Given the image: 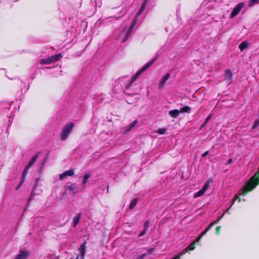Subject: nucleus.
Returning a JSON list of instances; mask_svg holds the SVG:
<instances>
[{
	"label": "nucleus",
	"mask_w": 259,
	"mask_h": 259,
	"mask_svg": "<svg viewBox=\"0 0 259 259\" xmlns=\"http://www.w3.org/2000/svg\"><path fill=\"white\" fill-rule=\"evenodd\" d=\"M144 230H147V229L149 227V222L148 221H146L144 223Z\"/></svg>",
	"instance_id": "c756f323"
},
{
	"label": "nucleus",
	"mask_w": 259,
	"mask_h": 259,
	"mask_svg": "<svg viewBox=\"0 0 259 259\" xmlns=\"http://www.w3.org/2000/svg\"><path fill=\"white\" fill-rule=\"evenodd\" d=\"M24 182V181L23 180H21L20 182L19 183V185L17 186V187L16 188V190H18L20 187L21 186V185H22V184Z\"/></svg>",
	"instance_id": "473e14b6"
},
{
	"label": "nucleus",
	"mask_w": 259,
	"mask_h": 259,
	"mask_svg": "<svg viewBox=\"0 0 259 259\" xmlns=\"http://www.w3.org/2000/svg\"><path fill=\"white\" fill-rule=\"evenodd\" d=\"M220 229H221V227H220V226L216 228V233H217V234H219Z\"/></svg>",
	"instance_id": "e433bc0d"
},
{
	"label": "nucleus",
	"mask_w": 259,
	"mask_h": 259,
	"mask_svg": "<svg viewBox=\"0 0 259 259\" xmlns=\"http://www.w3.org/2000/svg\"><path fill=\"white\" fill-rule=\"evenodd\" d=\"M211 116H212V114H209L207 117V118L205 119L204 121V124H206L208 122V121L210 119V118H211Z\"/></svg>",
	"instance_id": "cd10ccee"
},
{
	"label": "nucleus",
	"mask_w": 259,
	"mask_h": 259,
	"mask_svg": "<svg viewBox=\"0 0 259 259\" xmlns=\"http://www.w3.org/2000/svg\"><path fill=\"white\" fill-rule=\"evenodd\" d=\"M73 174L74 170L72 169H70L60 174L59 175V179L62 180L65 179L68 176H72Z\"/></svg>",
	"instance_id": "6e6552de"
},
{
	"label": "nucleus",
	"mask_w": 259,
	"mask_h": 259,
	"mask_svg": "<svg viewBox=\"0 0 259 259\" xmlns=\"http://www.w3.org/2000/svg\"><path fill=\"white\" fill-rule=\"evenodd\" d=\"M203 236H201V234H200L199 235V236L198 237H197L196 239L193 241V242H195V243H196V242H198V241H199V240L201 239V238L203 237Z\"/></svg>",
	"instance_id": "c85d7f7f"
},
{
	"label": "nucleus",
	"mask_w": 259,
	"mask_h": 259,
	"mask_svg": "<svg viewBox=\"0 0 259 259\" xmlns=\"http://www.w3.org/2000/svg\"><path fill=\"white\" fill-rule=\"evenodd\" d=\"M138 198H136L134 199L130 203V204L129 205V209H133L137 204L138 203Z\"/></svg>",
	"instance_id": "aec40b11"
},
{
	"label": "nucleus",
	"mask_w": 259,
	"mask_h": 259,
	"mask_svg": "<svg viewBox=\"0 0 259 259\" xmlns=\"http://www.w3.org/2000/svg\"><path fill=\"white\" fill-rule=\"evenodd\" d=\"M210 182L209 181H207L205 182L204 185H203L202 188L198 191L197 192H196L194 194V198H197L198 197L202 196L204 195L206 191L208 189V188L209 187Z\"/></svg>",
	"instance_id": "39448f33"
},
{
	"label": "nucleus",
	"mask_w": 259,
	"mask_h": 259,
	"mask_svg": "<svg viewBox=\"0 0 259 259\" xmlns=\"http://www.w3.org/2000/svg\"><path fill=\"white\" fill-rule=\"evenodd\" d=\"M195 242H192L190 245H189L186 249L188 250H193L195 247Z\"/></svg>",
	"instance_id": "b1692460"
},
{
	"label": "nucleus",
	"mask_w": 259,
	"mask_h": 259,
	"mask_svg": "<svg viewBox=\"0 0 259 259\" xmlns=\"http://www.w3.org/2000/svg\"><path fill=\"white\" fill-rule=\"evenodd\" d=\"M244 7L243 3H239L234 9L230 15V18H232L237 16Z\"/></svg>",
	"instance_id": "423d86ee"
},
{
	"label": "nucleus",
	"mask_w": 259,
	"mask_h": 259,
	"mask_svg": "<svg viewBox=\"0 0 259 259\" xmlns=\"http://www.w3.org/2000/svg\"><path fill=\"white\" fill-rule=\"evenodd\" d=\"M37 187V183H35V184H34V185L33 186V187L32 188V191H31L30 196L28 199V202H27L28 203L29 201H30L32 199H33V197L36 194L35 193V191Z\"/></svg>",
	"instance_id": "f8f14e48"
},
{
	"label": "nucleus",
	"mask_w": 259,
	"mask_h": 259,
	"mask_svg": "<svg viewBox=\"0 0 259 259\" xmlns=\"http://www.w3.org/2000/svg\"><path fill=\"white\" fill-rule=\"evenodd\" d=\"M224 216V214H223V215H222V217L220 218H219L218 219H217V220L215 221L214 222H217V224L218 223V222L221 219V218Z\"/></svg>",
	"instance_id": "ea45409f"
},
{
	"label": "nucleus",
	"mask_w": 259,
	"mask_h": 259,
	"mask_svg": "<svg viewBox=\"0 0 259 259\" xmlns=\"http://www.w3.org/2000/svg\"><path fill=\"white\" fill-rule=\"evenodd\" d=\"M79 251H80V259H84V256L85 255V242L82 243L81 245H80L79 247Z\"/></svg>",
	"instance_id": "9d476101"
},
{
	"label": "nucleus",
	"mask_w": 259,
	"mask_h": 259,
	"mask_svg": "<svg viewBox=\"0 0 259 259\" xmlns=\"http://www.w3.org/2000/svg\"><path fill=\"white\" fill-rule=\"evenodd\" d=\"M62 57L61 53L51 56L48 58L42 59L39 61L41 64H49L51 63L57 61Z\"/></svg>",
	"instance_id": "20e7f679"
},
{
	"label": "nucleus",
	"mask_w": 259,
	"mask_h": 259,
	"mask_svg": "<svg viewBox=\"0 0 259 259\" xmlns=\"http://www.w3.org/2000/svg\"><path fill=\"white\" fill-rule=\"evenodd\" d=\"M232 163V160L231 158H229L227 162V164H230Z\"/></svg>",
	"instance_id": "4c0bfd02"
},
{
	"label": "nucleus",
	"mask_w": 259,
	"mask_h": 259,
	"mask_svg": "<svg viewBox=\"0 0 259 259\" xmlns=\"http://www.w3.org/2000/svg\"><path fill=\"white\" fill-rule=\"evenodd\" d=\"M248 46V43L247 41H243L239 45V48L240 51L242 52L247 48Z\"/></svg>",
	"instance_id": "f3484780"
},
{
	"label": "nucleus",
	"mask_w": 259,
	"mask_h": 259,
	"mask_svg": "<svg viewBox=\"0 0 259 259\" xmlns=\"http://www.w3.org/2000/svg\"><path fill=\"white\" fill-rule=\"evenodd\" d=\"M187 252V249H183L182 251L176 254L175 256L172 257L171 259H179L181 256L186 253Z\"/></svg>",
	"instance_id": "a211bd4d"
},
{
	"label": "nucleus",
	"mask_w": 259,
	"mask_h": 259,
	"mask_svg": "<svg viewBox=\"0 0 259 259\" xmlns=\"http://www.w3.org/2000/svg\"><path fill=\"white\" fill-rule=\"evenodd\" d=\"M29 169V168H27V166H26L22 172V177H21V180H23L24 181V180L26 177L28 170Z\"/></svg>",
	"instance_id": "5701e85b"
},
{
	"label": "nucleus",
	"mask_w": 259,
	"mask_h": 259,
	"mask_svg": "<svg viewBox=\"0 0 259 259\" xmlns=\"http://www.w3.org/2000/svg\"><path fill=\"white\" fill-rule=\"evenodd\" d=\"M154 250V248H151L148 250V251L147 252V253H144V254H146V256L150 254L152 252H153Z\"/></svg>",
	"instance_id": "bb28decb"
},
{
	"label": "nucleus",
	"mask_w": 259,
	"mask_h": 259,
	"mask_svg": "<svg viewBox=\"0 0 259 259\" xmlns=\"http://www.w3.org/2000/svg\"><path fill=\"white\" fill-rule=\"evenodd\" d=\"M238 200V201L239 202H240V198H239V196L238 195H235L234 197V199L233 200H234V202H235L236 200Z\"/></svg>",
	"instance_id": "7c9ffc66"
},
{
	"label": "nucleus",
	"mask_w": 259,
	"mask_h": 259,
	"mask_svg": "<svg viewBox=\"0 0 259 259\" xmlns=\"http://www.w3.org/2000/svg\"><path fill=\"white\" fill-rule=\"evenodd\" d=\"M217 224V222H212L205 229L204 231H203L201 233V236H204L207 231H208L211 228Z\"/></svg>",
	"instance_id": "6ab92c4d"
},
{
	"label": "nucleus",
	"mask_w": 259,
	"mask_h": 259,
	"mask_svg": "<svg viewBox=\"0 0 259 259\" xmlns=\"http://www.w3.org/2000/svg\"><path fill=\"white\" fill-rule=\"evenodd\" d=\"M69 189H70V190H72V187H69Z\"/></svg>",
	"instance_id": "a18cd8bd"
},
{
	"label": "nucleus",
	"mask_w": 259,
	"mask_h": 259,
	"mask_svg": "<svg viewBox=\"0 0 259 259\" xmlns=\"http://www.w3.org/2000/svg\"><path fill=\"white\" fill-rule=\"evenodd\" d=\"M79 256L78 255L75 258H71L70 259H79Z\"/></svg>",
	"instance_id": "37998d69"
},
{
	"label": "nucleus",
	"mask_w": 259,
	"mask_h": 259,
	"mask_svg": "<svg viewBox=\"0 0 259 259\" xmlns=\"http://www.w3.org/2000/svg\"><path fill=\"white\" fill-rule=\"evenodd\" d=\"M208 151H205L203 154H202L201 156L204 157L206 156L208 154Z\"/></svg>",
	"instance_id": "c9c22d12"
},
{
	"label": "nucleus",
	"mask_w": 259,
	"mask_h": 259,
	"mask_svg": "<svg viewBox=\"0 0 259 259\" xmlns=\"http://www.w3.org/2000/svg\"><path fill=\"white\" fill-rule=\"evenodd\" d=\"M149 0H144V1L140 9L139 10L138 12L137 13V14L136 15V16L133 20L132 23L131 25L130 26V27H129L127 31L125 33V32L126 31V27H124L123 29V30H122V31L121 32L119 37H120L122 35L124 34V38L122 40V42H125L128 39L129 36H130L131 34L132 33V32L133 31V29L134 27H135V25L137 23L138 17L143 13V12L144 11V10H145V8L146 7L147 4L148 2H149Z\"/></svg>",
	"instance_id": "f257e3e1"
},
{
	"label": "nucleus",
	"mask_w": 259,
	"mask_h": 259,
	"mask_svg": "<svg viewBox=\"0 0 259 259\" xmlns=\"http://www.w3.org/2000/svg\"><path fill=\"white\" fill-rule=\"evenodd\" d=\"M166 131V128L163 127L159 128L157 131V133L160 135H163L165 134V132Z\"/></svg>",
	"instance_id": "393cba45"
},
{
	"label": "nucleus",
	"mask_w": 259,
	"mask_h": 259,
	"mask_svg": "<svg viewBox=\"0 0 259 259\" xmlns=\"http://www.w3.org/2000/svg\"><path fill=\"white\" fill-rule=\"evenodd\" d=\"M146 256V254H141L139 257H138L136 259H143L144 257Z\"/></svg>",
	"instance_id": "f704fd0d"
},
{
	"label": "nucleus",
	"mask_w": 259,
	"mask_h": 259,
	"mask_svg": "<svg viewBox=\"0 0 259 259\" xmlns=\"http://www.w3.org/2000/svg\"><path fill=\"white\" fill-rule=\"evenodd\" d=\"M191 110V108L188 106H185L181 108L180 111V112L184 113V112H189Z\"/></svg>",
	"instance_id": "4be33fe9"
},
{
	"label": "nucleus",
	"mask_w": 259,
	"mask_h": 259,
	"mask_svg": "<svg viewBox=\"0 0 259 259\" xmlns=\"http://www.w3.org/2000/svg\"><path fill=\"white\" fill-rule=\"evenodd\" d=\"M170 76V73H167L163 78L159 81V86L161 89H163L164 87L165 82L169 78Z\"/></svg>",
	"instance_id": "1a4fd4ad"
},
{
	"label": "nucleus",
	"mask_w": 259,
	"mask_h": 259,
	"mask_svg": "<svg viewBox=\"0 0 259 259\" xmlns=\"http://www.w3.org/2000/svg\"><path fill=\"white\" fill-rule=\"evenodd\" d=\"M146 231H147V230H144H144H143V231H142V232H141L139 234L138 236H139V237H141V236H142L146 234Z\"/></svg>",
	"instance_id": "72a5a7b5"
},
{
	"label": "nucleus",
	"mask_w": 259,
	"mask_h": 259,
	"mask_svg": "<svg viewBox=\"0 0 259 259\" xmlns=\"http://www.w3.org/2000/svg\"><path fill=\"white\" fill-rule=\"evenodd\" d=\"M180 113V110H179L178 109H174V110H170L168 112L169 115L172 118L177 117L179 116Z\"/></svg>",
	"instance_id": "9b49d317"
},
{
	"label": "nucleus",
	"mask_w": 259,
	"mask_h": 259,
	"mask_svg": "<svg viewBox=\"0 0 259 259\" xmlns=\"http://www.w3.org/2000/svg\"><path fill=\"white\" fill-rule=\"evenodd\" d=\"M205 125V124H204V122H203V124L201 125L200 128H202Z\"/></svg>",
	"instance_id": "79ce46f5"
},
{
	"label": "nucleus",
	"mask_w": 259,
	"mask_h": 259,
	"mask_svg": "<svg viewBox=\"0 0 259 259\" xmlns=\"http://www.w3.org/2000/svg\"><path fill=\"white\" fill-rule=\"evenodd\" d=\"M170 259H171V258Z\"/></svg>",
	"instance_id": "49530a36"
},
{
	"label": "nucleus",
	"mask_w": 259,
	"mask_h": 259,
	"mask_svg": "<svg viewBox=\"0 0 259 259\" xmlns=\"http://www.w3.org/2000/svg\"><path fill=\"white\" fill-rule=\"evenodd\" d=\"M90 177H91V175L89 173H87L84 175V176L83 178L82 182V185L84 186L85 185L88 179L90 178Z\"/></svg>",
	"instance_id": "412c9836"
},
{
	"label": "nucleus",
	"mask_w": 259,
	"mask_h": 259,
	"mask_svg": "<svg viewBox=\"0 0 259 259\" xmlns=\"http://www.w3.org/2000/svg\"><path fill=\"white\" fill-rule=\"evenodd\" d=\"M7 106L6 107V109H10V108L11 107V104L9 103H7Z\"/></svg>",
	"instance_id": "58836bf2"
},
{
	"label": "nucleus",
	"mask_w": 259,
	"mask_h": 259,
	"mask_svg": "<svg viewBox=\"0 0 259 259\" xmlns=\"http://www.w3.org/2000/svg\"><path fill=\"white\" fill-rule=\"evenodd\" d=\"M258 126H259V120L256 119L254 122V124L252 127V128L255 129V128H257Z\"/></svg>",
	"instance_id": "a878e982"
},
{
	"label": "nucleus",
	"mask_w": 259,
	"mask_h": 259,
	"mask_svg": "<svg viewBox=\"0 0 259 259\" xmlns=\"http://www.w3.org/2000/svg\"><path fill=\"white\" fill-rule=\"evenodd\" d=\"M74 126L73 122L67 123L63 128L61 134V139L62 141H65L67 139L68 136L72 131Z\"/></svg>",
	"instance_id": "7ed1b4c3"
},
{
	"label": "nucleus",
	"mask_w": 259,
	"mask_h": 259,
	"mask_svg": "<svg viewBox=\"0 0 259 259\" xmlns=\"http://www.w3.org/2000/svg\"><path fill=\"white\" fill-rule=\"evenodd\" d=\"M81 215V213L79 212L76 215L73 219V226L75 227L76 226V225L78 224L79 220L80 219Z\"/></svg>",
	"instance_id": "4468645a"
},
{
	"label": "nucleus",
	"mask_w": 259,
	"mask_h": 259,
	"mask_svg": "<svg viewBox=\"0 0 259 259\" xmlns=\"http://www.w3.org/2000/svg\"><path fill=\"white\" fill-rule=\"evenodd\" d=\"M158 55H157L153 58L150 62L145 64L134 75L132 79L130 81V83L126 85L125 90H127L132 85V84L137 79L140 75L146 71L158 58Z\"/></svg>",
	"instance_id": "f03ea898"
},
{
	"label": "nucleus",
	"mask_w": 259,
	"mask_h": 259,
	"mask_svg": "<svg viewBox=\"0 0 259 259\" xmlns=\"http://www.w3.org/2000/svg\"><path fill=\"white\" fill-rule=\"evenodd\" d=\"M232 75V71L229 69L226 70L225 72V79L228 84L231 82Z\"/></svg>",
	"instance_id": "0eeeda50"
},
{
	"label": "nucleus",
	"mask_w": 259,
	"mask_h": 259,
	"mask_svg": "<svg viewBox=\"0 0 259 259\" xmlns=\"http://www.w3.org/2000/svg\"><path fill=\"white\" fill-rule=\"evenodd\" d=\"M232 202H231V205L230 208H231L232 207V206L234 204V203L235 202H234V200H232Z\"/></svg>",
	"instance_id": "a19ab883"
},
{
	"label": "nucleus",
	"mask_w": 259,
	"mask_h": 259,
	"mask_svg": "<svg viewBox=\"0 0 259 259\" xmlns=\"http://www.w3.org/2000/svg\"><path fill=\"white\" fill-rule=\"evenodd\" d=\"M28 255V252L27 251H21L15 259H25Z\"/></svg>",
	"instance_id": "ddd939ff"
},
{
	"label": "nucleus",
	"mask_w": 259,
	"mask_h": 259,
	"mask_svg": "<svg viewBox=\"0 0 259 259\" xmlns=\"http://www.w3.org/2000/svg\"><path fill=\"white\" fill-rule=\"evenodd\" d=\"M138 123V120H135L133 122H132L130 124L127 126L126 130L125 131V133H128L132 128H133L136 124Z\"/></svg>",
	"instance_id": "2eb2a0df"
},
{
	"label": "nucleus",
	"mask_w": 259,
	"mask_h": 259,
	"mask_svg": "<svg viewBox=\"0 0 259 259\" xmlns=\"http://www.w3.org/2000/svg\"><path fill=\"white\" fill-rule=\"evenodd\" d=\"M258 2V0H250V3H251L249 6H252L254 4H256Z\"/></svg>",
	"instance_id": "2f4dec72"
},
{
	"label": "nucleus",
	"mask_w": 259,
	"mask_h": 259,
	"mask_svg": "<svg viewBox=\"0 0 259 259\" xmlns=\"http://www.w3.org/2000/svg\"><path fill=\"white\" fill-rule=\"evenodd\" d=\"M230 208L229 207L228 209H227L226 210V211H225V212H228V211H229V209H230Z\"/></svg>",
	"instance_id": "c03bdc74"
},
{
	"label": "nucleus",
	"mask_w": 259,
	"mask_h": 259,
	"mask_svg": "<svg viewBox=\"0 0 259 259\" xmlns=\"http://www.w3.org/2000/svg\"><path fill=\"white\" fill-rule=\"evenodd\" d=\"M38 157V154L34 155L31 159L30 160V161L28 162L27 165L26 166L27 167V168H30V167L34 163L35 161L36 160L37 158Z\"/></svg>",
	"instance_id": "dca6fc26"
}]
</instances>
